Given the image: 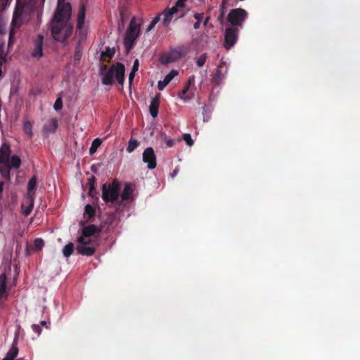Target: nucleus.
Returning a JSON list of instances; mask_svg holds the SVG:
<instances>
[{
	"label": "nucleus",
	"mask_w": 360,
	"mask_h": 360,
	"mask_svg": "<svg viewBox=\"0 0 360 360\" xmlns=\"http://www.w3.org/2000/svg\"><path fill=\"white\" fill-rule=\"evenodd\" d=\"M179 172V169L178 168H176L174 169V171L172 172V173L171 174L172 175V177L174 178Z\"/></svg>",
	"instance_id": "obj_50"
},
{
	"label": "nucleus",
	"mask_w": 360,
	"mask_h": 360,
	"mask_svg": "<svg viewBox=\"0 0 360 360\" xmlns=\"http://www.w3.org/2000/svg\"><path fill=\"white\" fill-rule=\"evenodd\" d=\"M224 16V13L222 12L221 14V18H222Z\"/></svg>",
	"instance_id": "obj_58"
},
{
	"label": "nucleus",
	"mask_w": 360,
	"mask_h": 360,
	"mask_svg": "<svg viewBox=\"0 0 360 360\" xmlns=\"http://www.w3.org/2000/svg\"><path fill=\"white\" fill-rule=\"evenodd\" d=\"M77 252L79 255L84 256H91L96 252V248L94 247H86L83 245H77L76 247Z\"/></svg>",
	"instance_id": "obj_16"
},
{
	"label": "nucleus",
	"mask_w": 360,
	"mask_h": 360,
	"mask_svg": "<svg viewBox=\"0 0 360 360\" xmlns=\"http://www.w3.org/2000/svg\"><path fill=\"white\" fill-rule=\"evenodd\" d=\"M187 0H178L176 5L171 8L165 10L162 15H164L163 24L165 26H168L171 22L172 18L174 15H176V18L184 17L188 9L185 10V2Z\"/></svg>",
	"instance_id": "obj_5"
},
{
	"label": "nucleus",
	"mask_w": 360,
	"mask_h": 360,
	"mask_svg": "<svg viewBox=\"0 0 360 360\" xmlns=\"http://www.w3.org/2000/svg\"><path fill=\"white\" fill-rule=\"evenodd\" d=\"M248 15V12L245 10L240 8H233L229 11L227 20L232 27H242Z\"/></svg>",
	"instance_id": "obj_6"
},
{
	"label": "nucleus",
	"mask_w": 360,
	"mask_h": 360,
	"mask_svg": "<svg viewBox=\"0 0 360 360\" xmlns=\"http://www.w3.org/2000/svg\"><path fill=\"white\" fill-rule=\"evenodd\" d=\"M9 165L11 167L18 169L21 165V160L18 155H13L11 158V161L9 162Z\"/></svg>",
	"instance_id": "obj_27"
},
{
	"label": "nucleus",
	"mask_w": 360,
	"mask_h": 360,
	"mask_svg": "<svg viewBox=\"0 0 360 360\" xmlns=\"http://www.w3.org/2000/svg\"><path fill=\"white\" fill-rule=\"evenodd\" d=\"M11 166L8 163H0V172L1 175L6 179H10Z\"/></svg>",
	"instance_id": "obj_25"
},
{
	"label": "nucleus",
	"mask_w": 360,
	"mask_h": 360,
	"mask_svg": "<svg viewBox=\"0 0 360 360\" xmlns=\"http://www.w3.org/2000/svg\"><path fill=\"white\" fill-rule=\"evenodd\" d=\"M97 194H98V193H97V191H96V189H95V190H92V193H90V190L89 191V195L90 196H91L92 198H98V197H97Z\"/></svg>",
	"instance_id": "obj_48"
},
{
	"label": "nucleus",
	"mask_w": 360,
	"mask_h": 360,
	"mask_svg": "<svg viewBox=\"0 0 360 360\" xmlns=\"http://www.w3.org/2000/svg\"><path fill=\"white\" fill-rule=\"evenodd\" d=\"M82 51H83L82 46L81 45V43L79 42L76 45L75 49V54H74L75 60L79 61L81 59V58L82 56Z\"/></svg>",
	"instance_id": "obj_28"
},
{
	"label": "nucleus",
	"mask_w": 360,
	"mask_h": 360,
	"mask_svg": "<svg viewBox=\"0 0 360 360\" xmlns=\"http://www.w3.org/2000/svg\"><path fill=\"white\" fill-rule=\"evenodd\" d=\"M27 206H25L24 202L21 205L22 213L25 214V216H28L31 213L34 207V198H27Z\"/></svg>",
	"instance_id": "obj_22"
},
{
	"label": "nucleus",
	"mask_w": 360,
	"mask_h": 360,
	"mask_svg": "<svg viewBox=\"0 0 360 360\" xmlns=\"http://www.w3.org/2000/svg\"><path fill=\"white\" fill-rule=\"evenodd\" d=\"M134 191V186L131 184H126L124 190L121 194L122 201L127 200L130 198Z\"/></svg>",
	"instance_id": "obj_18"
},
{
	"label": "nucleus",
	"mask_w": 360,
	"mask_h": 360,
	"mask_svg": "<svg viewBox=\"0 0 360 360\" xmlns=\"http://www.w3.org/2000/svg\"><path fill=\"white\" fill-rule=\"evenodd\" d=\"M86 237H84V236H81L77 238V242L79 243L78 245H83L86 246V245H89L91 242V240L86 239Z\"/></svg>",
	"instance_id": "obj_38"
},
{
	"label": "nucleus",
	"mask_w": 360,
	"mask_h": 360,
	"mask_svg": "<svg viewBox=\"0 0 360 360\" xmlns=\"http://www.w3.org/2000/svg\"><path fill=\"white\" fill-rule=\"evenodd\" d=\"M139 33L140 24L136 22V18L134 17L130 20L124 38V45L127 53L132 49Z\"/></svg>",
	"instance_id": "obj_3"
},
{
	"label": "nucleus",
	"mask_w": 360,
	"mask_h": 360,
	"mask_svg": "<svg viewBox=\"0 0 360 360\" xmlns=\"http://www.w3.org/2000/svg\"><path fill=\"white\" fill-rule=\"evenodd\" d=\"M239 28L229 27L225 30L224 47L230 49L236 43L238 37Z\"/></svg>",
	"instance_id": "obj_8"
},
{
	"label": "nucleus",
	"mask_w": 360,
	"mask_h": 360,
	"mask_svg": "<svg viewBox=\"0 0 360 360\" xmlns=\"http://www.w3.org/2000/svg\"><path fill=\"white\" fill-rule=\"evenodd\" d=\"M98 229L96 226L91 224L86 226L82 229V236L84 237H89L94 235Z\"/></svg>",
	"instance_id": "obj_21"
},
{
	"label": "nucleus",
	"mask_w": 360,
	"mask_h": 360,
	"mask_svg": "<svg viewBox=\"0 0 360 360\" xmlns=\"http://www.w3.org/2000/svg\"><path fill=\"white\" fill-rule=\"evenodd\" d=\"M74 244L72 243H69L67 244L63 250V254L65 257H70L74 251Z\"/></svg>",
	"instance_id": "obj_29"
},
{
	"label": "nucleus",
	"mask_w": 360,
	"mask_h": 360,
	"mask_svg": "<svg viewBox=\"0 0 360 360\" xmlns=\"http://www.w3.org/2000/svg\"><path fill=\"white\" fill-rule=\"evenodd\" d=\"M40 325L42 326H46V322L45 321H41L40 322Z\"/></svg>",
	"instance_id": "obj_55"
},
{
	"label": "nucleus",
	"mask_w": 360,
	"mask_h": 360,
	"mask_svg": "<svg viewBox=\"0 0 360 360\" xmlns=\"http://www.w3.org/2000/svg\"><path fill=\"white\" fill-rule=\"evenodd\" d=\"M209 20V17L206 18V20H205L204 22V25H206V24L207 23V21Z\"/></svg>",
	"instance_id": "obj_57"
},
{
	"label": "nucleus",
	"mask_w": 360,
	"mask_h": 360,
	"mask_svg": "<svg viewBox=\"0 0 360 360\" xmlns=\"http://www.w3.org/2000/svg\"><path fill=\"white\" fill-rule=\"evenodd\" d=\"M139 145V143L137 140L131 139L128 142V146L127 147V151L129 153L133 152L135 150V148H136L138 147Z\"/></svg>",
	"instance_id": "obj_31"
},
{
	"label": "nucleus",
	"mask_w": 360,
	"mask_h": 360,
	"mask_svg": "<svg viewBox=\"0 0 360 360\" xmlns=\"http://www.w3.org/2000/svg\"><path fill=\"white\" fill-rule=\"evenodd\" d=\"M4 186V181H0V200L2 198Z\"/></svg>",
	"instance_id": "obj_49"
},
{
	"label": "nucleus",
	"mask_w": 360,
	"mask_h": 360,
	"mask_svg": "<svg viewBox=\"0 0 360 360\" xmlns=\"http://www.w3.org/2000/svg\"><path fill=\"white\" fill-rule=\"evenodd\" d=\"M71 6L65 0H58V5L50 22V31L53 39L65 42L72 34L73 27L70 22Z\"/></svg>",
	"instance_id": "obj_1"
},
{
	"label": "nucleus",
	"mask_w": 360,
	"mask_h": 360,
	"mask_svg": "<svg viewBox=\"0 0 360 360\" xmlns=\"http://www.w3.org/2000/svg\"><path fill=\"white\" fill-rule=\"evenodd\" d=\"M25 12V6H20L17 4L13 15L12 25L15 27H20L23 23V15Z\"/></svg>",
	"instance_id": "obj_11"
},
{
	"label": "nucleus",
	"mask_w": 360,
	"mask_h": 360,
	"mask_svg": "<svg viewBox=\"0 0 360 360\" xmlns=\"http://www.w3.org/2000/svg\"><path fill=\"white\" fill-rule=\"evenodd\" d=\"M84 213L91 219L95 215V210L91 205H86L84 208Z\"/></svg>",
	"instance_id": "obj_34"
},
{
	"label": "nucleus",
	"mask_w": 360,
	"mask_h": 360,
	"mask_svg": "<svg viewBox=\"0 0 360 360\" xmlns=\"http://www.w3.org/2000/svg\"><path fill=\"white\" fill-rule=\"evenodd\" d=\"M18 354V348L16 345H13L11 349L6 354V356L2 360H14Z\"/></svg>",
	"instance_id": "obj_24"
},
{
	"label": "nucleus",
	"mask_w": 360,
	"mask_h": 360,
	"mask_svg": "<svg viewBox=\"0 0 360 360\" xmlns=\"http://www.w3.org/2000/svg\"><path fill=\"white\" fill-rule=\"evenodd\" d=\"M160 106V95L155 96L153 99L151 100L150 106H149V111L150 113V115L155 118L158 115V110Z\"/></svg>",
	"instance_id": "obj_14"
},
{
	"label": "nucleus",
	"mask_w": 360,
	"mask_h": 360,
	"mask_svg": "<svg viewBox=\"0 0 360 360\" xmlns=\"http://www.w3.org/2000/svg\"><path fill=\"white\" fill-rule=\"evenodd\" d=\"M1 65H2V61L0 60V76H1V75H2Z\"/></svg>",
	"instance_id": "obj_56"
},
{
	"label": "nucleus",
	"mask_w": 360,
	"mask_h": 360,
	"mask_svg": "<svg viewBox=\"0 0 360 360\" xmlns=\"http://www.w3.org/2000/svg\"><path fill=\"white\" fill-rule=\"evenodd\" d=\"M37 189V177L33 176L28 181L27 198H34L35 191Z\"/></svg>",
	"instance_id": "obj_15"
},
{
	"label": "nucleus",
	"mask_w": 360,
	"mask_h": 360,
	"mask_svg": "<svg viewBox=\"0 0 360 360\" xmlns=\"http://www.w3.org/2000/svg\"><path fill=\"white\" fill-rule=\"evenodd\" d=\"M143 161L148 164L147 167L153 169L156 167V155L152 147H148L143 153Z\"/></svg>",
	"instance_id": "obj_10"
},
{
	"label": "nucleus",
	"mask_w": 360,
	"mask_h": 360,
	"mask_svg": "<svg viewBox=\"0 0 360 360\" xmlns=\"http://www.w3.org/2000/svg\"><path fill=\"white\" fill-rule=\"evenodd\" d=\"M179 72L176 70H172L164 78L162 81H159L158 83V88L160 91H162L165 86L173 79V78L178 75Z\"/></svg>",
	"instance_id": "obj_12"
},
{
	"label": "nucleus",
	"mask_w": 360,
	"mask_h": 360,
	"mask_svg": "<svg viewBox=\"0 0 360 360\" xmlns=\"http://www.w3.org/2000/svg\"><path fill=\"white\" fill-rule=\"evenodd\" d=\"M44 39V38L42 34H38L37 38L33 41L31 56L34 59L39 60L43 57Z\"/></svg>",
	"instance_id": "obj_9"
},
{
	"label": "nucleus",
	"mask_w": 360,
	"mask_h": 360,
	"mask_svg": "<svg viewBox=\"0 0 360 360\" xmlns=\"http://www.w3.org/2000/svg\"><path fill=\"white\" fill-rule=\"evenodd\" d=\"M135 73L136 72H133V70L131 71L129 75V85L131 86V83H132V81L134 78V76H135Z\"/></svg>",
	"instance_id": "obj_46"
},
{
	"label": "nucleus",
	"mask_w": 360,
	"mask_h": 360,
	"mask_svg": "<svg viewBox=\"0 0 360 360\" xmlns=\"http://www.w3.org/2000/svg\"><path fill=\"white\" fill-rule=\"evenodd\" d=\"M6 53L3 46H0V59L1 60H5Z\"/></svg>",
	"instance_id": "obj_43"
},
{
	"label": "nucleus",
	"mask_w": 360,
	"mask_h": 360,
	"mask_svg": "<svg viewBox=\"0 0 360 360\" xmlns=\"http://www.w3.org/2000/svg\"><path fill=\"white\" fill-rule=\"evenodd\" d=\"M23 129L27 135L30 136V137L33 136L32 124L30 121L25 120L24 122Z\"/></svg>",
	"instance_id": "obj_30"
},
{
	"label": "nucleus",
	"mask_w": 360,
	"mask_h": 360,
	"mask_svg": "<svg viewBox=\"0 0 360 360\" xmlns=\"http://www.w3.org/2000/svg\"><path fill=\"white\" fill-rule=\"evenodd\" d=\"M183 139L185 141V142L186 143V144L189 146H191L193 145V141L191 138V134H184L183 135Z\"/></svg>",
	"instance_id": "obj_40"
},
{
	"label": "nucleus",
	"mask_w": 360,
	"mask_h": 360,
	"mask_svg": "<svg viewBox=\"0 0 360 360\" xmlns=\"http://www.w3.org/2000/svg\"><path fill=\"white\" fill-rule=\"evenodd\" d=\"M166 145L167 147L171 148L174 145V141L173 139H167L166 141Z\"/></svg>",
	"instance_id": "obj_47"
},
{
	"label": "nucleus",
	"mask_w": 360,
	"mask_h": 360,
	"mask_svg": "<svg viewBox=\"0 0 360 360\" xmlns=\"http://www.w3.org/2000/svg\"><path fill=\"white\" fill-rule=\"evenodd\" d=\"M200 22H199V21H196L194 25H193V27L194 29L197 30L200 27Z\"/></svg>",
	"instance_id": "obj_51"
},
{
	"label": "nucleus",
	"mask_w": 360,
	"mask_h": 360,
	"mask_svg": "<svg viewBox=\"0 0 360 360\" xmlns=\"http://www.w3.org/2000/svg\"><path fill=\"white\" fill-rule=\"evenodd\" d=\"M188 52V48L185 46H179L171 50L165 56H162L160 61L162 64H169L176 62L179 59L184 58Z\"/></svg>",
	"instance_id": "obj_7"
},
{
	"label": "nucleus",
	"mask_w": 360,
	"mask_h": 360,
	"mask_svg": "<svg viewBox=\"0 0 360 360\" xmlns=\"http://www.w3.org/2000/svg\"><path fill=\"white\" fill-rule=\"evenodd\" d=\"M120 185L115 179L108 186L106 184L102 185V199L106 203H114L119 199Z\"/></svg>",
	"instance_id": "obj_4"
},
{
	"label": "nucleus",
	"mask_w": 360,
	"mask_h": 360,
	"mask_svg": "<svg viewBox=\"0 0 360 360\" xmlns=\"http://www.w3.org/2000/svg\"><path fill=\"white\" fill-rule=\"evenodd\" d=\"M86 16V8L84 6H82L79 11L78 17H77V29L80 32H82L83 26L84 24Z\"/></svg>",
	"instance_id": "obj_17"
},
{
	"label": "nucleus",
	"mask_w": 360,
	"mask_h": 360,
	"mask_svg": "<svg viewBox=\"0 0 360 360\" xmlns=\"http://www.w3.org/2000/svg\"><path fill=\"white\" fill-rule=\"evenodd\" d=\"M32 330L36 333H37L38 335H39L41 334V329L40 328V326L39 325H37V324H33L32 326Z\"/></svg>",
	"instance_id": "obj_42"
},
{
	"label": "nucleus",
	"mask_w": 360,
	"mask_h": 360,
	"mask_svg": "<svg viewBox=\"0 0 360 360\" xmlns=\"http://www.w3.org/2000/svg\"><path fill=\"white\" fill-rule=\"evenodd\" d=\"M193 16L197 20V21L201 22V20L203 18L204 13H195Z\"/></svg>",
	"instance_id": "obj_44"
},
{
	"label": "nucleus",
	"mask_w": 360,
	"mask_h": 360,
	"mask_svg": "<svg viewBox=\"0 0 360 360\" xmlns=\"http://www.w3.org/2000/svg\"><path fill=\"white\" fill-rule=\"evenodd\" d=\"M223 63H221V65L219 66L214 76L212 78V82L215 84H219L221 80L224 78V73L222 72L221 70Z\"/></svg>",
	"instance_id": "obj_23"
},
{
	"label": "nucleus",
	"mask_w": 360,
	"mask_h": 360,
	"mask_svg": "<svg viewBox=\"0 0 360 360\" xmlns=\"http://www.w3.org/2000/svg\"><path fill=\"white\" fill-rule=\"evenodd\" d=\"M58 127V121L52 119L49 124H46L43 127V131L46 134L53 133Z\"/></svg>",
	"instance_id": "obj_20"
},
{
	"label": "nucleus",
	"mask_w": 360,
	"mask_h": 360,
	"mask_svg": "<svg viewBox=\"0 0 360 360\" xmlns=\"http://www.w3.org/2000/svg\"><path fill=\"white\" fill-rule=\"evenodd\" d=\"M6 275L5 274H1L0 275V299L4 295V294L6 292Z\"/></svg>",
	"instance_id": "obj_26"
},
{
	"label": "nucleus",
	"mask_w": 360,
	"mask_h": 360,
	"mask_svg": "<svg viewBox=\"0 0 360 360\" xmlns=\"http://www.w3.org/2000/svg\"><path fill=\"white\" fill-rule=\"evenodd\" d=\"M229 0H222V4H221V8H224V6L225 4H227Z\"/></svg>",
	"instance_id": "obj_54"
},
{
	"label": "nucleus",
	"mask_w": 360,
	"mask_h": 360,
	"mask_svg": "<svg viewBox=\"0 0 360 360\" xmlns=\"http://www.w3.org/2000/svg\"><path fill=\"white\" fill-rule=\"evenodd\" d=\"M160 15H158L152 20L150 25L147 27V32H150L155 26V25L160 21Z\"/></svg>",
	"instance_id": "obj_35"
},
{
	"label": "nucleus",
	"mask_w": 360,
	"mask_h": 360,
	"mask_svg": "<svg viewBox=\"0 0 360 360\" xmlns=\"http://www.w3.org/2000/svg\"><path fill=\"white\" fill-rule=\"evenodd\" d=\"M139 60L138 59H136L134 62V64H133V67H132V70L133 72H136L138 71V69H139Z\"/></svg>",
	"instance_id": "obj_45"
},
{
	"label": "nucleus",
	"mask_w": 360,
	"mask_h": 360,
	"mask_svg": "<svg viewBox=\"0 0 360 360\" xmlns=\"http://www.w3.org/2000/svg\"><path fill=\"white\" fill-rule=\"evenodd\" d=\"M53 108L56 110H60L63 108V101L60 97L57 98L56 101H55Z\"/></svg>",
	"instance_id": "obj_39"
},
{
	"label": "nucleus",
	"mask_w": 360,
	"mask_h": 360,
	"mask_svg": "<svg viewBox=\"0 0 360 360\" xmlns=\"http://www.w3.org/2000/svg\"><path fill=\"white\" fill-rule=\"evenodd\" d=\"M193 79H194L193 77L192 78L190 77L186 86L179 93V96L181 99L186 100L187 98V96H186V94L189 89L191 80H193Z\"/></svg>",
	"instance_id": "obj_33"
},
{
	"label": "nucleus",
	"mask_w": 360,
	"mask_h": 360,
	"mask_svg": "<svg viewBox=\"0 0 360 360\" xmlns=\"http://www.w3.org/2000/svg\"><path fill=\"white\" fill-rule=\"evenodd\" d=\"M207 54L206 53H203L202 54L197 60L196 61V64L198 67H202L205 62H206V60H207Z\"/></svg>",
	"instance_id": "obj_36"
},
{
	"label": "nucleus",
	"mask_w": 360,
	"mask_h": 360,
	"mask_svg": "<svg viewBox=\"0 0 360 360\" xmlns=\"http://www.w3.org/2000/svg\"><path fill=\"white\" fill-rule=\"evenodd\" d=\"M124 65L121 63L112 65L109 69L106 65H103L101 69L103 76L102 83L105 85H110L115 79L119 84L122 85L124 80Z\"/></svg>",
	"instance_id": "obj_2"
},
{
	"label": "nucleus",
	"mask_w": 360,
	"mask_h": 360,
	"mask_svg": "<svg viewBox=\"0 0 360 360\" xmlns=\"http://www.w3.org/2000/svg\"><path fill=\"white\" fill-rule=\"evenodd\" d=\"M115 53L114 48L107 47L104 51L101 53V60L104 62L109 63L110 60L114 56Z\"/></svg>",
	"instance_id": "obj_19"
},
{
	"label": "nucleus",
	"mask_w": 360,
	"mask_h": 360,
	"mask_svg": "<svg viewBox=\"0 0 360 360\" xmlns=\"http://www.w3.org/2000/svg\"><path fill=\"white\" fill-rule=\"evenodd\" d=\"M34 248L40 250L44 245V241L41 238H37L34 242Z\"/></svg>",
	"instance_id": "obj_41"
},
{
	"label": "nucleus",
	"mask_w": 360,
	"mask_h": 360,
	"mask_svg": "<svg viewBox=\"0 0 360 360\" xmlns=\"http://www.w3.org/2000/svg\"><path fill=\"white\" fill-rule=\"evenodd\" d=\"M95 184H96V178L94 176H91L90 178L88 179L87 184L89 186L90 188V193H92V190H95Z\"/></svg>",
	"instance_id": "obj_37"
},
{
	"label": "nucleus",
	"mask_w": 360,
	"mask_h": 360,
	"mask_svg": "<svg viewBox=\"0 0 360 360\" xmlns=\"http://www.w3.org/2000/svg\"><path fill=\"white\" fill-rule=\"evenodd\" d=\"M13 30H11L10 32V34H9V44H11V39H12V37H13Z\"/></svg>",
	"instance_id": "obj_53"
},
{
	"label": "nucleus",
	"mask_w": 360,
	"mask_h": 360,
	"mask_svg": "<svg viewBox=\"0 0 360 360\" xmlns=\"http://www.w3.org/2000/svg\"><path fill=\"white\" fill-rule=\"evenodd\" d=\"M8 0H0V5L6 6Z\"/></svg>",
	"instance_id": "obj_52"
},
{
	"label": "nucleus",
	"mask_w": 360,
	"mask_h": 360,
	"mask_svg": "<svg viewBox=\"0 0 360 360\" xmlns=\"http://www.w3.org/2000/svg\"><path fill=\"white\" fill-rule=\"evenodd\" d=\"M101 143L102 141L100 139H95L91 143V147L89 148V153L94 154L96 151L97 148L101 146Z\"/></svg>",
	"instance_id": "obj_32"
},
{
	"label": "nucleus",
	"mask_w": 360,
	"mask_h": 360,
	"mask_svg": "<svg viewBox=\"0 0 360 360\" xmlns=\"http://www.w3.org/2000/svg\"><path fill=\"white\" fill-rule=\"evenodd\" d=\"M11 155V148L9 145L3 143L0 148V163H8Z\"/></svg>",
	"instance_id": "obj_13"
}]
</instances>
